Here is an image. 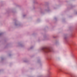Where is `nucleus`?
<instances>
[{"instance_id":"f257e3e1","label":"nucleus","mask_w":77,"mask_h":77,"mask_svg":"<svg viewBox=\"0 0 77 77\" xmlns=\"http://www.w3.org/2000/svg\"><path fill=\"white\" fill-rule=\"evenodd\" d=\"M42 50L46 53H48L49 51H51V49L50 48L43 47L42 49Z\"/></svg>"}]
</instances>
